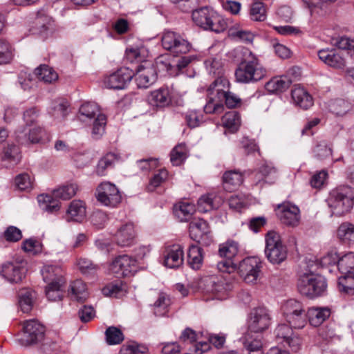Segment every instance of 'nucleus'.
<instances>
[{"instance_id":"obj_1","label":"nucleus","mask_w":354,"mask_h":354,"mask_svg":"<svg viewBox=\"0 0 354 354\" xmlns=\"http://www.w3.org/2000/svg\"><path fill=\"white\" fill-rule=\"evenodd\" d=\"M267 75L266 69L254 54L249 50L244 53V58L235 71L238 82L250 84L257 82Z\"/></svg>"},{"instance_id":"obj_2","label":"nucleus","mask_w":354,"mask_h":354,"mask_svg":"<svg viewBox=\"0 0 354 354\" xmlns=\"http://www.w3.org/2000/svg\"><path fill=\"white\" fill-rule=\"evenodd\" d=\"M193 22L204 30L216 33L225 31L229 26V19L218 14L213 8L204 6L192 11Z\"/></svg>"},{"instance_id":"obj_3","label":"nucleus","mask_w":354,"mask_h":354,"mask_svg":"<svg viewBox=\"0 0 354 354\" xmlns=\"http://www.w3.org/2000/svg\"><path fill=\"white\" fill-rule=\"evenodd\" d=\"M327 203L333 215L344 216L353 207L354 191L348 185L339 186L330 192Z\"/></svg>"},{"instance_id":"obj_4","label":"nucleus","mask_w":354,"mask_h":354,"mask_svg":"<svg viewBox=\"0 0 354 354\" xmlns=\"http://www.w3.org/2000/svg\"><path fill=\"white\" fill-rule=\"evenodd\" d=\"M297 288L301 295L314 298L324 294L327 283L323 276L309 272H304L299 277Z\"/></svg>"},{"instance_id":"obj_5","label":"nucleus","mask_w":354,"mask_h":354,"mask_svg":"<svg viewBox=\"0 0 354 354\" xmlns=\"http://www.w3.org/2000/svg\"><path fill=\"white\" fill-rule=\"evenodd\" d=\"M265 255L270 263L279 265L288 256V248L282 242L281 236L274 231H270L266 235Z\"/></svg>"},{"instance_id":"obj_6","label":"nucleus","mask_w":354,"mask_h":354,"mask_svg":"<svg viewBox=\"0 0 354 354\" xmlns=\"http://www.w3.org/2000/svg\"><path fill=\"white\" fill-rule=\"evenodd\" d=\"M282 314L286 322L294 328H303L307 323V313L301 302L291 299L281 306Z\"/></svg>"},{"instance_id":"obj_7","label":"nucleus","mask_w":354,"mask_h":354,"mask_svg":"<svg viewBox=\"0 0 354 354\" xmlns=\"http://www.w3.org/2000/svg\"><path fill=\"white\" fill-rule=\"evenodd\" d=\"M45 335V327L37 319L26 321L19 342L23 346H28L41 342Z\"/></svg>"},{"instance_id":"obj_8","label":"nucleus","mask_w":354,"mask_h":354,"mask_svg":"<svg viewBox=\"0 0 354 354\" xmlns=\"http://www.w3.org/2000/svg\"><path fill=\"white\" fill-rule=\"evenodd\" d=\"M16 139L21 145L45 143L50 140L49 136L41 127H25L16 131Z\"/></svg>"},{"instance_id":"obj_9","label":"nucleus","mask_w":354,"mask_h":354,"mask_svg":"<svg viewBox=\"0 0 354 354\" xmlns=\"http://www.w3.org/2000/svg\"><path fill=\"white\" fill-rule=\"evenodd\" d=\"M96 198L102 205L115 207L122 200V196L118 187L110 182L100 183L96 189Z\"/></svg>"},{"instance_id":"obj_10","label":"nucleus","mask_w":354,"mask_h":354,"mask_svg":"<svg viewBox=\"0 0 354 354\" xmlns=\"http://www.w3.org/2000/svg\"><path fill=\"white\" fill-rule=\"evenodd\" d=\"M161 42L162 47L175 56L185 54L191 49L190 44L178 33L173 31L165 32L162 36Z\"/></svg>"},{"instance_id":"obj_11","label":"nucleus","mask_w":354,"mask_h":354,"mask_svg":"<svg viewBox=\"0 0 354 354\" xmlns=\"http://www.w3.org/2000/svg\"><path fill=\"white\" fill-rule=\"evenodd\" d=\"M274 211L278 219L283 225L292 227L299 225L301 215L300 209L297 205L290 202H283L277 205Z\"/></svg>"},{"instance_id":"obj_12","label":"nucleus","mask_w":354,"mask_h":354,"mask_svg":"<svg viewBox=\"0 0 354 354\" xmlns=\"http://www.w3.org/2000/svg\"><path fill=\"white\" fill-rule=\"evenodd\" d=\"M248 330L251 333H259L267 330L271 324V315L265 307L252 309L249 315Z\"/></svg>"},{"instance_id":"obj_13","label":"nucleus","mask_w":354,"mask_h":354,"mask_svg":"<svg viewBox=\"0 0 354 354\" xmlns=\"http://www.w3.org/2000/svg\"><path fill=\"white\" fill-rule=\"evenodd\" d=\"M262 262L259 258L250 257L244 259L239 263L238 272L248 283L256 282L261 272Z\"/></svg>"},{"instance_id":"obj_14","label":"nucleus","mask_w":354,"mask_h":354,"mask_svg":"<svg viewBox=\"0 0 354 354\" xmlns=\"http://www.w3.org/2000/svg\"><path fill=\"white\" fill-rule=\"evenodd\" d=\"M290 324H279L275 330L274 335L276 341L284 346H288L292 351L297 352L301 346V339L295 335Z\"/></svg>"},{"instance_id":"obj_15","label":"nucleus","mask_w":354,"mask_h":354,"mask_svg":"<svg viewBox=\"0 0 354 354\" xmlns=\"http://www.w3.org/2000/svg\"><path fill=\"white\" fill-rule=\"evenodd\" d=\"M109 269L118 277L131 276L137 271V261L126 254L120 255L112 261Z\"/></svg>"},{"instance_id":"obj_16","label":"nucleus","mask_w":354,"mask_h":354,"mask_svg":"<svg viewBox=\"0 0 354 354\" xmlns=\"http://www.w3.org/2000/svg\"><path fill=\"white\" fill-rule=\"evenodd\" d=\"M134 76V72L127 67L119 68L117 71L104 77V84L111 89H124Z\"/></svg>"},{"instance_id":"obj_17","label":"nucleus","mask_w":354,"mask_h":354,"mask_svg":"<svg viewBox=\"0 0 354 354\" xmlns=\"http://www.w3.org/2000/svg\"><path fill=\"white\" fill-rule=\"evenodd\" d=\"M114 241L121 247L132 245L136 239L135 226L132 223H127L121 225L117 231L113 234Z\"/></svg>"},{"instance_id":"obj_18","label":"nucleus","mask_w":354,"mask_h":354,"mask_svg":"<svg viewBox=\"0 0 354 354\" xmlns=\"http://www.w3.org/2000/svg\"><path fill=\"white\" fill-rule=\"evenodd\" d=\"M134 76L138 87L142 88H148L156 80L155 69L150 63L139 65Z\"/></svg>"},{"instance_id":"obj_19","label":"nucleus","mask_w":354,"mask_h":354,"mask_svg":"<svg viewBox=\"0 0 354 354\" xmlns=\"http://www.w3.org/2000/svg\"><path fill=\"white\" fill-rule=\"evenodd\" d=\"M26 269L17 262H6L2 265L0 274L10 283H19L25 277Z\"/></svg>"},{"instance_id":"obj_20","label":"nucleus","mask_w":354,"mask_h":354,"mask_svg":"<svg viewBox=\"0 0 354 354\" xmlns=\"http://www.w3.org/2000/svg\"><path fill=\"white\" fill-rule=\"evenodd\" d=\"M189 235L197 242L207 243L210 233L209 227L206 221L202 218H194L189 223Z\"/></svg>"},{"instance_id":"obj_21","label":"nucleus","mask_w":354,"mask_h":354,"mask_svg":"<svg viewBox=\"0 0 354 354\" xmlns=\"http://www.w3.org/2000/svg\"><path fill=\"white\" fill-rule=\"evenodd\" d=\"M319 59L326 65L341 68L345 64V60L339 50L335 48H324L318 51Z\"/></svg>"},{"instance_id":"obj_22","label":"nucleus","mask_w":354,"mask_h":354,"mask_svg":"<svg viewBox=\"0 0 354 354\" xmlns=\"http://www.w3.org/2000/svg\"><path fill=\"white\" fill-rule=\"evenodd\" d=\"M228 90H230L229 81L223 77H219L207 89V96L217 99V102H223V97Z\"/></svg>"},{"instance_id":"obj_23","label":"nucleus","mask_w":354,"mask_h":354,"mask_svg":"<svg viewBox=\"0 0 354 354\" xmlns=\"http://www.w3.org/2000/svg\"><path fill=\"white\" fill-rule=\"evenodd\" d=\"M21 156L19 147L15 145H8L3 149L1 160L4 167H12L19 163Z\"/></svg>"},{"instance_id":"obj_24","label":"nucleus","mask_w":354,"mask_h":354,"mask_svg":"<svg viewBox=\"0 0 354 354\" xmlns=\"http://www.w3.org/2000/svg\"><path fill=\"white\" fill-rule=\"evenodd\" d=\"M183 262V250L180 245H174L166 251L164 263L169 268H178Z\"/></svg>"},{"instance_id":"obj_25","label":"nucleus","mask_w":354,"mask_h":354,"mask_svg":"<svg viewBox=\"0 0 354 354\" xmlns=\"http://www.w3.org/2000/svg\"><path fill=\"white\" fill-rule=\"evenodd\" d=\"M291 95L295 104L304 110L313 105L312 96L302 87H295L292 90Z\"/></svg>"},{"instance_id":"obj_26","label":"nucleus","mask_w":354,"mask_h":354,"mask_svg":"<svg viewBox=\"0 0 354 354\" xmlns=\"http://www.w3.org/2000/svg\"><path fill=\"white\" fill-rule=\"evenodd\" d=\"M306 313L310 325L316 327L330 317V310L327 307H312Z\"/></svg>"},{"instance_id":"obj_27","label":"nucleus","mask_w":354,"mask_h":354,"mask_svg":"<svg viewBox=\"0 0 354 354\" xmlns=\"http://www.w3.org/2000/svg\"><path fill=\"white\" fill-rule=\"evenodd\" d=\"M148 100L151 104L156 106L163 107L169 104L171 99L169 88L161 87L151 92Z\"/></svg>"},{"instance_id":"obj_28","label":"nucleus","mask_w":354,"mask_h":354,"mask_svg":"<svg viewBox=\"0 0 354 354\" xmlns=\"http://www.w3.org/2000/svg\"><path fill=\"white\" fill-rule=\"evenodd\" d=\"M241 342L248 354H262L263 344L259 336L254 337L248 332L241 338Z\"/></svg>"},{"instance_id":"obj_29","label":"nucleus","mask_w":354,"mask_h":354,"mask_svg":"<svg viewBox=\"0 0 354 354\" xmlns=\"http://www.w3.org/2000/svg\"><path fill=\"white\" fill-rule=\"evenodd\" d=\"M243 181L242 174L236 170L227 171L223 176V187L228 192L238 188Z\"/></svg>"},{"instance_id":"obj_30","label":"nucleus","mask_w":354,"mask_h":354,"mask_svg":"<svg viewBox=\"0 0 354 354\" xmlns=\"http://www.w3.org/2000/svg\"><path fill=\"white\" fill-rule=\"evenodd\" d=\"M86 216V207L82 201H73L67 210V221L81 222Z\"/></svg>"},{"instance_id":"obj_31","label":"nucleus","mask_w":354,"mask_h":354,"mask_svg":"<svg viewBox=\"0 0 354 354\" xmlns=\"http://www.w3.org/2000/svg\"><path fill=\"white\" fill-rule=\"evenodd\" d=\"M203 262V250L198 245L189 246L187 252V263L194 270H199Z\"/></svg>"},{"instance_id":"obj_32","label":"nucleus","mask_w":354,"mask_h":354,"mask_svg":"<svg viewBox=\"0 0 354 354\" xmlns=\"http://www.w3.org/2000/svg\"><path fill=\"white\" fill-rule=\"evenodd\" d=\"M44 281L48 284L53 282H63V271L59 266H44L41 270Z\"/></svg>"},{"instance_id":"obj_33","label":"nucleus","mask_w":354,"mask_h":354,"mask_svg":"<svg viewBox=\"0 0 354 354\" xmlns=\"http://www.w3.org/2000/svg\"><path fill=\"white\" fill-rule=\"evenodd\" d=\"M292 80L288 76L275 77L266 84V88L270 93L283 92L291 85Z\"/></svg>"},{"instance_id":"obj_34","label":"nucleus","mask_w":354,"mask_h":354,"mask_svg":"<svg viewBox=\"0 0 354 354\" xmlns=\"http://www.w3.org/2000/svg\"><path fill=\"white\" fill-rule=\"evenodd\" d=\"M18 304L21 310L24 313H29L33 306L35 292L30 289L20 290L18 294Z\"/></svg>"},{"instance_id":"obj_35","label":"nucleus","mask_w":354,"mask_h":354,"mask_svg":"<svg viewBox=\"0 0 354 354\" xmlns=\"http://www.w3.org/2000/svg\"><path fill=\"white\" fill-rule=\"evenodd\" d=\"M69 292L71 298L79 302H84L88 295L86 283L80 279L71 283Z\"/></svg>"},{"instance_id":"obj_36","label":"nucleus","mask_w":354,"mask_h":354,"mask_svg":"<svg viewBox=\"0 0 354 354\" xmlns=\"http://www.w3.org/2000/svg\"><path fill=\"white\" fill-rule=\"evenodd\" d=\"M127 286L122 281L110 283L102 289V292L105 296L115 298L123 297L127 293Z\"/></svg>"},{"instance_id":"obj_37","label":"nucleus","mask_w":354,"mask_h":354,"mask_svg":"<svg viewBox=\"0 0 354 354\" xmlns=\"http://www.w3.org/2000/svg\"><path fill=\"white\" fill-rule=\"evenodd\" d=\"M117 156L113 153H108L100 158L95 168V173L99 176L106 174L107 170L112 169L117 161Z\"/></svg>"},{"instance_id":"obj_38","label":"nucleus","mask_w":354,"mask_h":354,"mask_svg":"<svg viewBox=\"0 0 354 354\" xmlns=\"http://www.w3.org/2000/svg\"><path fill=\"white\" fill-rule=\"evenodd\" d=\"M220 200L213 194L202 196L198 201L197 208L201 212H207L218 207Z\"/></svg>"},{"instance_id":"obj_39","label":"nucleus","mask_w":354,"mask_h":354,"mask_svg":"<svg viewBox=\"0 0 354 354\" xmlns=\"http://www.w3.org/2000/svg\"><path fill=\"white\" fill-rule=\"evenodd\" d=\"M195 211L194 205L187 203L183 202L174 206V213L175 216L181 222L188 221Z\"/></svg>"},{"instance_id":"obj_40","label":"nucleus","mask_w":354,"mask_h":354,"mask_svg":"<svg viewBox=\"0 0 354 354\" xmlns=\"http://www.w3.org/2000/svg\"><path fill=\"white\" fill-rule=\"evenodd\" d=\"M68 102L63 99L54 100L51 102L49 113L55 119H62L68 114Z\"/></svg>"},{"instance_id":"obj_41","label":"nucleus","mask_w":354,"mask_h":354,"mask_svg":"<svg viewBox=\"0 0 354 354\" xmlns=\"http://www.w3.org/2000/svg\"><path fill=\"white\" fill-rule=\"evenodd\" d=\"M337 237L345 243H354V225L345 222L342 223L337 229Z\"/></svg>"},{"instance_id":"obj_42","label":"nucleus","mask_w":354,"mask_h":354,"mask_svg":"<svg viewBox=\"0 0 354 354\" xmlns=\"http://www.w3.org/2000/svg\"><path fill=\"white\" fill-rule=\"evenodd\" d=\"M313 156L319 160H324L332 155V149L328 141H317L313 149Z\"/></svg>"},{"instance_id":"obj_43","label":"nucleus","mask_w":354,"mask_h":354,"mask_svg":"<svg viewBox=\"0 0 354 354\" xmlns=\"http://www.w3.org/2000/svg\"><path fill=\"white\" fill-rule=\"evenodd\" d=\"M39 80L46 83H52L58 79L57 73L47 65H41L35 70Z\"/></svg>"},{"instance_id":"obj_44","label":"nucleus","mask_w":354,"mask_h":354,"mask_svg":"<svg viewBox=\"0 0 354 354\" xmlns=\"http://www.w3.org/2000/svg\"><path fill=\"white\" fill-rule=\"evenodd\" d=\"M217 278L218 282L214 285L213 295L218 299H223L227 292L232 289L233 285L222 276H217Z\"/></svg>"},{"instance_id":"obj_45","label":"nucleus","mask_w":354,"mask_h":354,"mask_svg":"<svg viewBox=\"0 0 354 354\" xmlns=\"http://www.w3.org/2000/svg\"><path fill=\"white\" fill-rule=\"evenodd\" d=\"M338 270L342 274H354V252H351L341 257Z\"/></svg>"},{"instance_id":"obj_46","label":"nucleus","mask_w":354,"mask_h":354,"mask_svg":"<svg viewBox=\"0 0 354 354\" xmlns=\"http://www.w3.org/2000/svg\"><path fill=\"white\" fill-rule=\"evenodd\" d=\"M222 122L225 127L234 131L241 125V116L237 111H230L222 117Z\"/></svg>"},{"instance_id":"obj_47","label":"nucleus","mask_w":354,"mask_h":354,"mask_svg":"<svg viewBox=\"0 0 354 354\" xmlns=\"http://www.w3.org/2000/svg\"><path fill=\"white\" fill-rule=\"evenodd\" d=\"M187 157V149L185 144L180 143L176 145L171 151L170 160L173 165H181Z\"/></svg>"},{"instance_id":"obj_48","label":"nucleus","mask_w":354,"mask_h":354,"mask_svg":"<svg viewBox=\"0 0 354 354\" xmlns=\"http://www.w3.org/2000/svg\"><path fill=\"white\" fill-rule=\"evenodd\" d=\"M79 113L81 116L80 119L83 121H86V119L91 120L96 118L98 114H101L99 106L93 102L83 104L79 109Z\"/></svg>"},{"instance_id":"obj_49","label":"nucleus","mask_w":354,"mask_h":354,"mask_svg":"<svg viewBox=\"0 0 354 354\" xmlns=\"http://www.w3.org/2000/svg\"><path fill=\"white\" fill-rule=\"evenodd\" d=\"M78 187L75 183H70L64 185L53 192V197L63 200H68L74 196L77 191Z\"/></svg>"},{"instance_id":"obj_50","label":"nucleus","mask_w":354,"mask_h":354,"mask_svg":"<svg viewBox=\"0 0 354 354\" xmlns=\"http://www.w3.org/2000/svg\"><path fill=\"white\" fill-rule=\"evenodd\" d=\"M239 252V244L234 241H227L219 247L218 254L221 257L234 258Z\"/></svg>"},{"instance_id":"obj_51","label":"nucleus","mask_w":354,"mask_h":354,"mask_svg":"<svg viewBox=\"0 0 354 354\" xmlns=\"http://www.w3.org/2000/svg\"><path fill=\"white\" fill-rule=\"evenodd\" d=\"M250 16L255 21H265L267 17L265 4L261 1L253 3L250 7Z\"/></svg>"},{"instance_id":"obj_52","label":"nucleus","mask_w":354,"mask_h":354,"mask_svg":"<svg viewBox=\"0 0 354 354\" xmlns=\"http://www.w3.org/2000/svg\"><path fill=\"white\" fill-rule=\"evenodd\" d=\"M338 288L342 292L353 295L354 274H342L338 279Z\"/></svg>"},{"instance_id":"obj_53","label":"nucleus","mask_w":354,"mask_h":354,"mask_svg":"<svg viewBox=\"0 0 354 354\" xmlns=\"http://www.w3.org/2000/svg\"><path fill=\"white\" fill-rule=\"evenodd\" d=\"M169 305L170 299L169 297L165 293L160 292L153 305L154 314L157 316L165 315Z\"/></svg>"},{"instance_id":"obj_54","label":"nucleus","mask_w":354,"mask_h":354,"mask_svg":"<svg viewBox=\"0 0 354 354\" xmlns=\"http://www.w3.org/2000/svg\"><path fill=\"white\" fill-rule=\"evenodd\" d=\"M40 205H44L43 209L49 212H54L59 209V203L53 199V196L48 194H40L37 197Z\"/></svg>"},{"instance_id":"obj_55","label":"nucleus","mask_w":354,"mask_h":354,"mask_svg":"<svg viewBox=\"0 0 354 354\" xmlns=\"http://www.w3.org/2000/svg\"><path fill=\"white\" fill-rule=\"evenodd\" d=\"M106 118L104 114H98L94 118L92 128V136L95 139H99L105 131Z\"/></svg>"},{"instance_id":"obj_56","label":"nucleus","mask_w":354,"mask_h":354,"mask_svg":"<svg viewBox=\"0 0 354 354\" xmlns=\"http://www.w3.org/2000/svg\"><path fill=\"white\" fill-rule=\"evenodd\" d=\"M106 340L108 344L115 345L121 343L124 339L122 332L115 326L109 327L105 332Z\"/></svg>"},{"instance_id":"obj_57","label":"nucleus","mask_w":354,"mask_h":354,"mask_svg":"<svg viewBox=\"0 0 354 354\" xmlns=\"http://www.w3.org/2000/svg\"><path fill=\"white\" fill-rule=\"evenodd\" d=\"M63 282H51L48 283L46 288V295L48 300L57 301L61 299L62 291L61 286L63 285Z\"/></svg>"},{"instance_id":"obj_58","label":"nucleus","mask_w":354,"mask_h":354,"mask_svg":"<svg viewBox=\"0 0 354 354\" xmlns=\"http://www.w3.org/2000/svg\"><path fill=\"white\" fill-rule=\"evenodd\" d=\"M218 282L216 275L205 276L198 281V288L205 293H214V285Z\"/></svg>"},{"instance_id":"obj_59","label":"nucleus","mask_w":354,"mask_h":354,"mask_svg":"<svg viewBox=\"0 0 354 354\" xmlns=\"http://www.w3.org/2000/svg\"><path fill=\"white\" fill-rule=\"evenodd\" d=\"M168 177V172L166 169H160L150 179L147 187L149 192H153L156 187H159L165 182Z\"/></svg>"},{"instance_id":"obj_60","label":"nucleus","mask_w":354,"mask_h":354,"mask_svg":"<svg viewBox=\"0 0 354 354\" xmlns=\"http://www.w3.org/2000/svg\"><path fill=\"white\" fill-rule=\"evenodd\" d=\"M37 25L40 32L45 33L53 29L54 21L50 17L39 12L37 18Z\"/></svg>"},{"instance_id":"obj_61","label":"nucleus","mask_w":354,"mask_h":354,"mask_svg":"<svg viewBox=\"0 0 354 354\" xmlns=\"http://www.w3.org/2000/svg\"><path fill=\"white\" fill-rule=\"evenodd\" d=\"M223 102H217V99L207 96V102L204 106V111L208 114H219L223 112Z\"/></svg>"},{"instance_id":"obj_62","label":"nucleus","mask_w":354,"mask_h":354,"mask_svg":"<svg viewBox=\"0 0 354 354\" xmlns=\"http://www.w3.org/2000/svg\"><path fill=\"white\" fill-rule=\"evenodd\" d=\"M12 58L10 44L6 40L0 39V64L10 62Z\"/></svg>"},{"instance_id":"obj_63","label":"nucleus","mask_w":354,"mask_h":354,"mask_svg":"<svg viewBox=\"0 0 354 354\" xmlns=\"http://www.w3.org/2000/svg\"><path fill=\"white\" fill-rule=\"evenodd\" d=\"M329 111L336 115H342L348 109V104L342 100H336L328 104Z\"/></svg>"},{"instance_id":"obj_64","label":"nucleus","mask_w":354,"mask_h":354,"mask_svg":"<svg viewBox=\"0 0 354 354\" xmlns=\"http://www.w3.org/2000/svg\"><path fill=\"white\" fill-rule=\"evenodd\" d=\"M185 119L188 127L195 128L200 125L203 116L196 111H189L186 113Z\"/></svg>"}]
</instances>
